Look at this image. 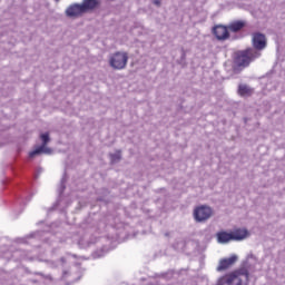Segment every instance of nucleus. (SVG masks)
Masks as SVG:
<instances>
[{"instance_id": "obj_3", "label": "nucleus", "mask_w": 285, "mask_h": 285, "mask_svg": "<svg viewBox=\"0 0 285 285\" xmlns=\"http://www.w3.org/2000/svg\"><path fill=\"white\" fill-rule=\"evenodd\" d=\"M109 66L114 68V70H124L126 66H128V53L117 51L109 57Z\"/></svg>"}, {"instance_id": "obj_4", "label": "nucleus", "mask_w": 285, "mask_h": 285, "mask_svg": "<svg viewBox=\"0 0 285 285\" xmlns=\"http://www.w3.org/2000/svg\"><path fill=\"white\" fill-rule=\"evenodd\" d=\"M40 139L42 144L36 147L35 150L29 153V157L31 159L37 157V155H52V149L48 147V144L50 142V134L48 132L41 134Z\"/></svg>"}, {"instance_id": "obj_21", "label": "nucleus", "mask_w": 285, "mask_h": 285, "mask_svg": "<svg viewBox=\"0 0 285 285\" xmlns=\"http://www.w3.org/2000/svg\"><path fill=\"white\" fill-rule=\"evenodd\" d=\"M56 1H59V0H56Z\"/></svg>"}, {"instance_id": "obj_20", "label": "nucleus", "mask_w": 285, "mask_h": 285, "mask_svg": "<svg viewBox=\"0 0 285 285\" xmlns=\"http://www.w3.org/2000/svg\"><path fill=\"white\" fill-rule=\"evenodd\" d=\"M61 261L65 262L63 258H61Z\"/></svg>"}, {"instance_id": "obj_18", "label": "nucleus", "mask_w": 285, "mask_h": 285, "mask_svg": "<svg viewBox=\"0 0 285 285\" xmlns=\"http://www.w3.org/2000/svg\"><path fill=\"white\" fill-rule=\"evenodd\" d=\"M153 3H154L155 6H161V1H159V0H153Z\"/></svg>"}, {"instance_id": "obj_11", "label": "nucleus", "mask_w": 285, "mask_h": 285, "mask_svg": "<svg viewBox=\"0 0 285 285\" xmlns=\"http://www.w3.org/2000/svg\"><path fill=\"white\" fill-rule=\"evenodd\" d=\"M99 6L98 0H83L80 7L82 8V12L86 13L90 10H95Z\"/></svg>"}, {"instance_id": "obj_14", "label": "nucleus", "mask_w": 285, "mask_h": 285, "mask_svg": "<svg viewBox=\"0 0 285 285\" xmlns=\"http://www.w3.org/2000/svg\"><path fill=\"white\" fill-rule=\"evenodd\" d=\"M238 92H239V95H242L244 97L246 95H250V92H253V89H250V87H248L246 85H240L238 87Z\"/></svg>"}, {"instance_id": "obj_17", "label": "nucleus", "mask_w": 285, "mask_h": 285, "mask_svg": "<svg viewBox=\"0 0 285 285\" xmlns=\"http://www.w3.org/2000/svg\"><path fill=\"white\" fill-rule=\"evenodd\" d=\"M35 275H39V276L42 277L43 279H47V281H49V282H52V276H50V275H46V274H43V273H41V272H35Z\"/></svg>"}, {"instance_id": "obj_5", "label": "nucleus", "mask_w": 285, "mask_h": 285, "mask_svg": "<svg viewBox=\"0 0 285 285\" xmlns=\"http://www.w3.org/2000/svg\"><path fill=\"white\" fill-rule=\"evenodd\" d=\"M213 217V209L208 206H199L194 210V219L202 224V222H208Z\"/></svg>"}, {"instance_id": "obj_7", "label": "nucleus", "mask_w": 285, "mask_h": 285, "mask_svg": "<svg viewBox=\"0 0 285 285\" xmlns=\"http://www.w3.org/2000/svg\"><path fill=\"white\" fill-rule=\"evenodd\" d=\"M213 32L218 41H226L230 37V33H228V27H224L222 24H218L214 27Z\"/></svg>"}, {"instance_id": "obj_10", "label": "nucleus", "mask_w": 285, "mask_h": 285, "mask_svg": "<svg viewBox=\"0 0 285 285\" xmlns=\"http://www.w3.org/2000/svg\"><path fill=\"white\" fill-rule=\"evenodd\" d=\"M216 239L218 244H228L229 242H233V233L218 232L216 234Z\"/></svg>"}, {"instance_id": "obj_6", "label": "nucleus", "mask_w": 285, "mask_h": 285, "mask_svg": "<svg viewBox=\"0 0 285 285\" xmlns=\"http://www.w3.org/2000/svg\"><path fill=\"white\" fill-rule=\"evenodd\" d=\"M65 14L66 17H69V19H77V17L83 14V9L81 8V4L73 3L66 9Z\"/></svg>"}, {"instance_id": "obj_2", "label": "nucleus", "mask_w": 285, "mask_h": 285, "mask_svg": "<svg viewBox=\"0 0 285 285\" xmlns=\"http://www.w3.org/2000/svg\"><path fill=\"white\" fill-rule=\"evenodd\" d=\"M258 57H262V53L253 48H249L236 52L235 63L239 68H246L250 66V61H253V59H258Z\"/></svg>"}, {"instance_id": "obj_12", "label": "nucleus", "mask_w": 285, "mask_h": 285, "mask_svg": "<svg viewBox=\"0 0 285 285\" xmlns=\"http://www.w3.org/2000/svg\"><path fill=\"white\" fill-rule=\"evenodd\" d=\"M244 28H246V21L244 20L234 21L227 27L230 32H239V30H243Z\"/></svg>"}, {"instance_id": "obj_8", "label": "nucleus", "mask_w": 285, "mask_h": 285, "mask_svg": "<svg viewBox=\"0 0 285 285\" xmlns=\"http://www.w3.org/2000/svg\"><path fill=\"white\" fill-rule=\"evenodd\" d=\"M254 50H264L266 48V36L264 33H254L253 36Z\"/></svg>"}, {"instance_id": "obj_15", "label": "nucleus", "mask_w": 285, "mask_h": 285, "mask_svg": "<svg viewBox=\"0 0 285 285\" xmlns=\"http://www.w3.org/2000/svg\"><path fill=\"white\" fill-rule=\"evenodd\" d=\"M111 164H118L121 160V153L116 151L115 154H110Z\"/></svg>"}, {"instance_id": "obj_1", "label": "nucleus", "mask_w": 285, "mask_h": 285, "mask_svg": "<svg viewBox=\"0 0 285 285\" xmlns=\"http://www.w3.org/2000/svg\"><path fill=\"white\" fill-rule=\"evenodd\" d=\"M257 258L249 254L240 268L217 279L216 285H248V275L255 271Z\"/></svg>"}, {"instance_id": "obj_16", "label": "nucleus", "mask_w": 285, "mask_h": 285, "mask_svg": "<svg viewBox=\"0 0 285 285\" xmlns=\"http://www.w3.org/2000/svg\"><path fill=\"white\" fill-rule=\"evenodd\" d=\"M66 190V175L60 180V187L58 189L59 195H61Z\"/></svg>"}, {"instance_id": "obj_9", "label": "nucleus", "mask_w": 285, "mask_h": 285, "mask_svg": "<svg viewBox=\"0 0 285 285\" xmlns=\"http://www.w3.org/2000/svg\"><path fill=\"white\" fill-rule=\"evenodd\" d=\"M235 262H237V255H232L228 258H223L219 261V264H218L216 271H218V273H222V271H226V269L230 268V266H233V264H235Z\"/></svg>"}, {"instance_id": "obj_13", "label": "nucleus", "mask_w": 285, "mask_h": 285, "mask_svg": "<svg viewBox=\"0 0 285 285\" xmlns=\"http://www.w3.org/2000/svg\"><path fill=\"white\" fill-rule=\"evenodd\" d=\"M248 237V229H237L236 232L232 233L233 242H242Z\"/></svg>"}, {"instance_id": "obj_19", "label": "nucleus", "mask_w": 285, "mask_h": 285, "mask_svg": "<svg viewBox=\"0 0 285 285\" xmlns=\"http://www.w3.org/2000/svg\"><path fill=\"white\" fill-rule=\"evenodd\" d=\"M184 57H186V53H183V59H184Z\"/></svg>"}]
</instances>
